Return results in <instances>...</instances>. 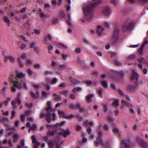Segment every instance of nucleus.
<instances>
[{
    "mask_svg": "<svg viewBox=\"0 0 148 148\" xmlns=\"http://www.w3.org/2000/svg\"><path fill=\"white\" fill-rule=\"evenodd\" d=\"M96 1L93 3H89L84 4L83 5V10L84 14L87 16L91 17L92 16L93 10L96 6L97 3H99L101 2L99 0H93Z\"/></svg>",
    "mask_w": 148,
    "mask_h": 148,
    "instance_id": "f257e3e1",
    "label": "nucleus"
},
{
    "mask_svg": "<svg viewBox=\"0 0 148 148\" xmlns=\"http://www.w3.org/2000/svg\"><path fill=\"white\" fill-rule=\"evenodd\" d=\"M118 92L121 95L123 98L122 101V104L123 105V107L124 106V104H126L129 108L130 112L132 114H134L135 112L134 109V107L133 104L132 103L126 102L124 100V99H125L128 100H130L131 99L129 96L126 95H124L123 92L120 89L118 90Z\"/></svg>",
    "mask_w": 148,
    "mask_h": 148,
    "instance_id": "f03ea898",
    "label": "nucleus"
},
{
    "mask_svg": "<svg viewBox=\"0 0 148 148\" xmlns=\"http://www.w3.org/2000/svg\"><path fill=\"white\" fill-rule=\"evenodd\" d=\"M133 23L131 20L126 21L123 26L122 29L123 31H125L132 28Z\"/></svg>",
    "mask_w": 148,
    "mask_h": 148,
    "instance_id": "7ed1b4c3",
    "label": "nucleus"
},
{
    "mask_svg": "<svg viewBox=\"0 0 148 148\" xmlns=\"http://www.w3.org/2000/svg\"><path fill=\"white\" fill-rule=\"evenodd\" d=\"M16 78L15 77L12 75H10L9 77L10 81L14 83L13 86L20 89L21 88V84L18 80H15V79Z\"/></svg>",
    "mask_w": 148,
    "mask_h": 148,
    "instance_id": "20e7f679",
    "label": "nucleus"
},
{
    "mask_svg": "<svg viewBox=\"0 0 148 148\" xmlns=\"http://www.w3.org/2000/svg\"><path fill=\"white\" fill-rule=\"evenodd\" d=\"M119 29L117 28L114 29V34L111 40V42L114 44L117 42L119 39Z\"/></svg>",
    "mask_w": 148,
    "mask_h": 148,
    "instance_id": "39448f33",
    "label": "nucleus"
},
{
    "mask_svg": "<svg viewBox=\"0 0 148 148\" xmlns=\"http://www.w3.org/2000/svg\"><path fill=\"white\" fill-rule=\"evenodd\" d=\"M136 142L138 143L141 147L143 148H148V143L143 139L139 137H137L136 139Z\"/></svg>",
    "mask_w": 148,
    "mask_h": 148,
    "instance_id": "423d86ee",
    "label": "nucleus"
},
{
    "mask_svg": "<svg viewBox=\"0 0 148 148\" xmlns=\"http://www.w3.org/2000/svg\"><path fill=\"white\" fill-rule=\"evenodd\" d=\"M122 143L125 146L126 148H130L132 145L131 140L130 138H128L123 140Z\"/></svg>",
    "mask_w": 148,
    "mask_h": 148,
    "instance_id": "0eeeda50",
    "label": "nucleus"
},
{
    "mask_svg": "<svg viewBox=\"0 0 148 148\" xmlns=\"http://www.w3.org/2000/svg\"><path fill=\"white\" fill-rule=\"evenodd\" d=\"M16 75L17 77L22 78L25 77L26 76V74L23 73L22 72L17 71H16Z\"/></svg>",
    "mask_w": 148,
    "mask_h": 148,
    "instance_id": "6e6552de",
    "label": "nucleus"
},
{
    "mask_svg": "<svg viewBox=\"0 0 148 148\" xmlns=\"http://www.w3.org/2000/svg\"><path fill=\"white\" fill-rule=\"evenodd\" d=\"M104 29L101 26H97V32L99 35H101L103 33Z\"/></svg>",
    "mask_w": 148,
    "mask_h": 148,
    "instance_id": "1a4fd4ad",
    "label": "nucleus"
},
{
    "mask_svg": "<svg viewBox=\"0 0 148 148\" xmlns=\"http://www.w3.org/2000/svg\"><path fill=\"white\" fill-rule=\"evenodd\" d=\"M69 132V129H67L66 130H63L62 131L59 132V134L60 135H63L65 137H66L67 135Z\"/></svg>",
    "mask_w": 148,
    "mask_h": 148,
    "instance_id": "9d476101",
    "label": "nucleus"
},
{
    "mask_svg": "<svg viewBox=\"0 0 148 148\" xmlns=\"http://www.w3.org/2000/svg\"><path fill=\"white\" fill-rule=\"evenodd\" d=\"M45 116L46 117V119L48 123H50L51 121V117L49 116L51 113V112L46 111Z\"/></svg>",
    "mask_w": 148,
    "mask_h": 148,
    "instance_id": "9b49d317",
    "label": "nucleus"
},
{
    "mask_svg": "<svg viewBox=\"0 0 148 148\" xmlns=\"http://www.w3.org/2000/svg\"><path fill=\"white\" fill-rule=\"evenodd\" d=\"M8 59L9 60L12 62H14L15 61V58L13 56H10L5 57L4 61L5 62L7 61Z\"/></svg>",
    "mask_w": 148,
    "mask_h": 148,
    "instance_id": "f8f14e48",
    "label": "nucleus"
},
{
    "mask_svg": "<svg viewBox=\"0 0 148 148\" xmlns=\"http://www.w3.org/2000/svg\"><path fill=\"white\" fill-rule=\"evenodd\" d=\"M103 13L106 15H109L111 13V10L109 8L107 7L104 9L103 11Z\"/></svg>",
    "mask_w": 148,
    "mask_h": 148,
    "instance_id": "ddd939ff",
    "label": "nucleus"
},
{
    "mask_svg": "<svg viewBox=\"0 0 148 148\" xmlns=\"http://www.w3.org/2000/svg\"><path fill=\"white\" fill-rule=\"evenodd\" d=\"M58 113L60 115V117H62L63 118H64V119H66V118H67V117H66V115L65 113L64 112L62 111H61L60 110H58Z\"/></svg>",
    "mask_w": 148,
    "mask_h": 148,
    "instance_id": "4468645a",
    "label": "nucleus"
},
{
    "mask_svg": "<svg viewBox=\"0 0 148 148\" xmlns=\"http://www.w3.org/2000/svg\"><path fill=\"white\" fill-rule=\"evenodd\" d=\"M138 75L134 71H133L132 72V75L131 77V78L132 79H137L138 77Z\"/></svg>",
    "mask_w": 148,
    "mask_h": 148,
    "instance_id": "2eb2a0df",
    "label": "nucleus"
},
{
    "mask_svg": "<svg viewBox=\"0 0 148 148\" xmlns=\"http://www.w3.org/2000/svg\"><path fill=\"white\" fill-rule=\"evenodd\" d=\"M102 141L100 137H98L97 141H95V144L96 146H98L99 145L102 144Z\"/></svg>",
    "mask_w": 148,
    "mask_h": 148,
    "instance_id": "dca6fc26",
    "label": "nucleus"
},
{
    "mask_svg": "<svg viewBox=\"0 0 148 148\" xmlns=\"http://www.w3.org/2000/svg\"><path fill=\"white\" fill-rule=\"evenodd\" d=\"M53 95L54 97V100L55 101H58L61 100V96L58 95L56 94H54Z\"/></svg>",
    "mask_w": 148,
    "mask_h": 148,
    "instance_id": "f3484780",
    "label": "nucleus"
},
{
    "mask_svg": "<svg viewBox=\"0 0 148 148\" xmlns=\"http://www.w3.org/2000/svg\"><path fill=\"white\" fill-rule=\"evenodd\" d=\"M119 99H116L113 101L112 105L114 107H118L119 106Z\"/></svg>",
    "mask_w": 148,
    "mask_h": 148,
    "instance_id": "a211bd4d",
    "label": "nucleus"
},
{
    "mask_svg": "<svg viewBox=\"0 0 148 148\" xmlns=\"http://www.w3.org/2000/svg\"><path fill=\"white\" fill-rule=\"evenodd\" d=\"M47 104L48 106L45 109L46 111H49L51 112V102L50 101H48L47 102Z\"/></svg>",
    "mask_w": 148,
    "mask_h": 148,
    "instance_id": "6ab92c4d",
    "label": "nucleus"
},
{
    "mask_svg": "<svg viewBox=\"0 0 148 148\" xmlns=\"http://www.w3.org/2000/svg\"><path fill=\"white\" fill-rule=\"evenodd\" d=\"M13 141L14 143L17 142L19 138V136L17 134H14L13 136Z\"/></svg>",
    "mask_w": 148,
    "mask_h": 148,
    "instance_id": "aec40b11",
    "label": "nucleus"
},
{
    "mask_svg": "<svg viewBox=\"0 0 148 148\" xmlns=\"http://www.w3.org/2000/svg\"><path fill=\"white\" fill-rule=\"evenodd\" d=\"M32 142L34 143H35L37 145H40V143L38 141H36V138L34 135H33L32 137Z\"/></svg>",
    "mask_w": 148,
    "mask_h": 148,
    "instance_id": "412c9836",
    "label": "nucleus"
},
{
    "mask_svg": "<svg viewBox=\"0 0 148 148\" xmlns=\"http://www.w3.org/2000/svg\"><path fill=\"white\" fill-rule=\"evenodd\" d=\"M65 124L64 121L60 123H58L54 125V127L57 129H60V126H63Z\"/></svg>",
    "mask_w": 148,
    "mask_h": 148,
    "instance_id": "4be33fe9",
    "label": "nucleus"
},
{
    "mask_svg": "<svg viewBox=\"0 0 148 148\" xmlns=\"http://www.w3.org/2000/svg\"><path fill=\"white\" fill-rule=\"evenodd\" d=\"M93 96L92 94L89 95L86 97L87 101L88 103H90L92 101V98Z\"/></svg>",
    "mask_w": 148,
    "mask_h": 148,
    "instance_id": "5701e85b",
    "label": "nucleus"
},
{
    "mask_svg": "<svg viewBox=\"0 0 148 148\" xmlns=\"http://www.w3.org/2000/svg\"><path fill=\"white\" fill-rule=\"evenodd\" d=\"M135 88L134 86L130 85L127 89V90L131 92H133L134 91Z\"/></svg>",
    "mask_w": 148,
    "mask_h": 148,
    "instance_id": "b1692460",
    "label": "nucleus"
},
{
    "mask_svg": "<svg viewBox=\"0 0 148 148\" xmlns=\"http://www.w3.org/2000/svg\"><path fill=\"white\" fill-rule=\"evenodd\" d=\"M31 94L32 96L34 98H37L39 96V93L37 92H36V94L32 91L31 92Z\"/></svg>",
    "mask_w": 148,
    "mask_h": 148,
    "instance_id": "393cba45",
    "label": "nucleus"
},
{
    "mask_svg": "<svg viewBox=\"0 0 148 148\" xmlns=\"http://www.w3.org/2000/svg\"><path fill=\"white\" fill-rule=\"evenodd\" d=\"M59 17L61 18H63L65 16V14L63 11H61L58 14Z\"/></svg>",
    "mask_w": 148,
    "mask_h": 148,
    "instance_id": "a878e982",
    "label": "nucleus"
},
{
    "mask_svg": "<svg viewBox=\"0 0 148 148\" xmlns=\"http://www.w3.org/2000/svg\"><path fill=\"white\" fill-rule=\"evenodd\" d=\"M4 21L8 25H10V21L9 19L6 16H5L3 18Z\"/></svg>",
    "mask_w": 148,
    "mask_h": 148,
    "instance_id": "bb28decb",
    "label": "nucleus"
},
{
    "mask_svg": "<svg viewBox=\"0 0 148 148\" xmlns=\"http://www.w3.org/2000/svg\"><path fill=\"white\" fill-rule=\"evenodd\" d=\"M135 55L134 54H132L128 57L126 56V58L128 60H130L135 58Z\"/></svg>",
    "mask_w": 148,
    "mask_h": 148,
    "instance_id": "cd10ccee",
    "label": "nucleus"
},
{
    "mask_svg": "<svg viewBox=\"0 0 148 148\" xmlns=\"http://www.w3.org/2000/svg\"><path fill=\"white\" fill-rule=\"evenodd\" d=\"M138 60L139 62H142L143 64H144V62L145 61H146V60L145 59V58L143 57H140L138 59Z\"/></svg>",
    "mask_w": 148,
    "mask_h": 148,
    "instance_id": "c85d7f7f",
    "label": "nucleus"
},
{
    "mask_svg": "<svg viewBox=\"0 0 148 148\" xmlns=\"http://www.w3.org/2000/svg\"><path fill=\"white\" fill-rule=\"evenodd\" d=\"M34 88L35 89L38 90L41 87L40 84H34Z\"/></svg>",
    "mask_w": 148,
    "mask_h": 148,
    "instance_id": "c756f323",
    "label": "nucleus"
},
{
    "mask_svg": "<svg viewBox=\"0 0 148 148\" xmlns=\"http://www.w3.org/2000/svg\"><path fill=\"white\" fill-rule=\"evenodd\" d=\"M36 125L34 124L32 126H30V128H29L28 132H30V130H36Z\"/></svg>",
    "mask_w": 148,
    "mask_h": 148,
    "instance_id": "7c9ffc66",
    "label": "nucleus"
},
{
    "mask_svg": "<svg viewBox=\"0 0 148 148\" xmlns=\"http://www.w3.org/2000/svg\"><path fill=\"white\" fill-rule=\"evenodd\" d=\"M40 16L43 18H47L50 17V16L46 15L42 12H40Z\"/></svg>",
    "mask_w": 148,
    "mask_h": 148,
    "instance_id": "2f4dec72",
    "label": "nucleus"
},
{
    "mask_svg": "<svg viewBox=\"0 0 148 148\" xmlns=\"http://www.w3.org/2000/svg\"><path fill=\"white\" fill-rule=\"evenodd\" d=\"M58 21L57 18H54L52 20V23L53 25H55L58 23Z\"/></svg>",
    "mask_w": 148,
    "mask_h": 148,
    "instance_id": "473e14b6",
    "label": "nucleus"
},
{
    "mask_svg": "<svg viewBox=\"0 0 148 148\" xmlns=\"http://www.w3.org/2000/svg\"><path fill=\"white\" fill-rule=\"evenodd\" d=\"M45 82H43L42 84L44 85H46L48 84L49 82V78H46L45 79Z\"/></svg>",
    "mask_w": 148,
    "mask_h": 148,
    "instance_id": "72a5a7b5",
    "label": "nucleus"
},
{
    "mask_svg": "<svg viewBox=\"0 0 148 148\" xmlns=\"http://www.w3.org/2000/svg\"><path fill=\"white\" fill-rule=\"evenodd\" d=\"M103 25L105 27L108 28L110 27V24L108 22H105L103 23Z\"/></svg>",
    "mask_w": 148,
    "mask_h": 148,
    "instance_id": "f704fd0d",
    "label": "nucleus"
},
{
    "mask_svg": "<svg viewBox=\"0 0 148 148\" xmlns=\"http://www.w3.org/2000/svg\"><path fill=\"white\" fill-rule=\"evenodd\" d=\"M102 85L105 88H107L108 86V84L107 82L105 81H103L102 82Z\"/></svg>",
    "mask_w": 148,
    "mask_h": 148,
    "instance_id": "c9c22d12",
    "label": "nucleus"
},
{
    "mask_svg": "<svg viewBox=\"0 0 148 148\" xmlns=\"http://www.w3.org/2000/svg\"><path fill=\"white\" fill-rule=\"evenodd\" d=\"M55 143L56 145V148H60L59 146L61 145L62 143V142L61 143H59L58 141H56L55 142Z\"/></svg>",
    "mask_w": 148,
    "mask_h": 148,
    "instance_id": "e433bc0d",
    "label": "nucleus"
},
{
    "mask_svg": "<svg viewBox=\"0 0 148 148\" xmlns=\"http://www.w3.org/2000/svg\"><path fill=\"white\" fill-rule=\"evenodd\" d=\"M115 120V119L114 118L112 117V116H109L108 117V121L110 122V123H112Z\"/></svg>",
    "mask_w": 148,
    "mask_h": 148,
    "instance_id": "4c0bfd02",
    "label": "nucleus"
},
{
    "mask_svg": "<svg viewBox=\"0 0 148 148\" xmlns=\"http://www.w3.org/2000/svg\"><path fill=\"white\" fill-rule=\"evenodd\" d=\"M33 63L32 61L31 60H28L27 61L26 63V65L27 66V65H28V66H30L31 65H32Z\"/></svg>",
    "mask_w": 148,
    "mask_h": 148,
    "instance_id": "58836bf2",
    "label": "nucleus"
},
{
    "mask_svg": "<svg viewBox=\"0 0 148 148\" xmlns=\"http://www.w3.org/2000/svg\"><path fill=\"white\" fill-rule=\"evenodd\" d=\"M26 116L24 114H21V120L23 122H24L25 121V117Z\"/></svg>",
    "mask_w": 148,
    "mask_h": 148,
    "instance_id": "ea45409f",
    "label": "nucleus"
},
{
    "mask_svg": "<svg viewBox=\"0 0 148 148\" xmlns=\"http://www.w3.org/2000/svg\"><path fill=\"white\" fill-rule=\"evenodd\" d=\"M144 47L143 46H141V47L139 49L138 52L140 54H142L143 53V49L144 48Z\"/></svg>",
    "mask_w": 148,
    "mask_h": 148,
    "instance_id": "a19ab883",
    "label": "nucleus"
},
{
    "mask_svg": "<svg viewBox=\"0 0 148 148\" xmlns=\"http://www.w3.org/2000/svg\"><path fill=\"white\" fill-rule=\"evenodd\" d=\"M34 67L35 69H38L41 67V65L39 64L36 63L34 65Z\"/></svg>",
    "mask_w": 148,
    "mask_h": 148,
    "instance_id": "79ce46f5",
    "label": "nucleus"
},
{
    "mask_svg": "<svg viewBox=\"0 0 148 148\" xmlns=\"http://www.w3.org/2000/svg\"><path fill=\"white\" fill-rule=\"evenodd\" d=\"M18 63L20 67H22L23 66V65L22 63L20 58H18Z\"/></svg>",
    "mask_w": 148,
    "mask_h": 148,
    "instance_id": "37998d69",
    "label": "nucleus"
},
{
    "mask_svg": "<svg viewBox=\"0 0 148 148\" xmlns=\"http://www.w3.org/2000/svg\"><path fill=\"white\" fill-rule=\"evenodd\" d=\"M27 72L29 75H32L33 74V71L30 69H27Z\"/></svg>",
    "mask_w": 148,
    "mask_h": 148,
    "instance_id": "c03bdc74",
    "label": "nucleus"
},
{
    "mask_svg": "<svg viewBox=\"0 0 148 148\" xmlns=\"http://www.w3.org/2000/svg\"><path fill=\"white\" fill-rule=\"evenodd\" d=\"M7 88L6 86H3L1 90V91L0 92V93H4L6 91Z\"/></svg>",
    "mask_w": 148,
    "mask_h": 148,
    "instance_id": "a18cd8bd",
    "label": "nucleus"
},
{
    "mask_svg": "<svg viewBox=\"0 0 148 148\" xmlns=\"http://www.w3.org/2000/svg\"><path fill=\"white\" fill-rule=\"evenodd\" d=\"M139 2L143 4H144L148 1V0H138Z\"/></svg>",
    "mask_w": 148,
    "mask_h": 148,
    "instance_id": "49530a36",
    "label": "nucleus"
},
{
    "mask_svg": "<svg viewBox=\"0 0 148 148\" xmlns=\"http://www.w3.org/2000/svg\"><path fill=\"white\" fill-rule=\"evenodd\" d=\"M16 100L15 99V100H13L12 101V105L14 108H15L16 107Z\"/></svg>",
    "mask_w": 148,
    "mask_h": 148,
    "instance_id": "de8ad7c7",
    "label": "nucleus"
},
{
    "mask_svg": "<svg viewBox=\"0 0 148 148\" xmlns=\"http://www.w3.org/2000/svg\"><path fill=\"white\" fill-rule=\"evenodd\" d=\"M47 135L49 136H53L54 135V132L53 131L49 130L47 132Z\"/></svg>",
    "mask_w": 148,
    "mask_h": 148,
    "instance_id": "09e8293b",
    "label": "nucleus"
},
{
    "mask_svg": "<svg viewBox=\"0 0 148 148\" xmlns=\"http://www.w3.org/2000/svg\"><path fill=\"white\" fill-rule=\"evenodd\" d=\"M16 112L14 110H12V116L11 117V119H12L15 116Z\"/></svg>",
    "mask_w": 148,
    "mask_h": 148,
    "instance_id": "8fccbe9b",
    "label": "nucleus"
},
{
    "mask_svg": "<svg viewBox=\"0 0 148 148\" xmlns=\"http://www.w3.org/2000/svg\"><path fill=\"white\" fill-rule=\"evenodd\" d=\"M58 81V79L56 78H54L51 81V84H55Z\"/></svg>",
    "mask_w": 148,
    "mask_h": 148,
    "instance_id": "3c124183",
    "label": "nucleus"
},
{
    "mask_svg": "<svg viewBox=\"0 0 148 148\" xmlns=\"http://www.w3.org/2000/svg\"><path fill=\"white\" fill-rule=\"evenodd\" d=\"M20 121L18 120H16L14 122V125L15 127H17L18 126L19 124L20 123Z\"/></svg>",
    "mask_w": 148,
    "mask_h": 148,
    "instance_id": "603ef678",
    "label": "nucleus"
},
{
    "mask_svg": "<svg viewBox=\"0 0 148 148\" xmlns=\"http://www.w3.org/2000/svg\"><path fill=\"white\" fill-rule=\"evenodd\" d=\"M103 91V88H99V90L98 91V94L100 96L102 94Z\"/></svg>",
    "mask_w": 148,
    "mask_h": 148,
    "instance_id": "864d4df0",
    "label": "nucleus"
},
{
    "mask_svg": "<svg viewBox=\"0 0 148 148\" xmlns=\"http://www.w3.org/2000/svg\"><path fill=\"white\" fill-rule=\"evenodd\" d=\"M112 131L113 132L115 133H117L119 132L118 129L115 127L113 128Z\"/></svg>",
    "mask_w": 148,
    "mask_h": 148,
    "instance_id": "5fc2aeb1",
    "label": "nucleus"
},
{
    "mask_svg": "<svg viewBox=\"0 0 148 148\" xmlns=\"http://www.w3.org/2000/svg\"><path fill=\"white\" fill-rule=\"evenodd\" d=\"M142 84V82L141 80L138 81L137 80V82L136 83V85L138 86H141Z\"/></svg>",
    "mask_w": 148,
    "mask_h": 148,
    "instance_id": "6e6d98bb",
    "label": "nucleus"
},
{
    "mask_svg": "<svg viewBox=\"0 0 148 148\" xmlns=\"http://www.w3.org/2000/svg\"><path fill=\"white\" fill-rule=\"evenodd\" d=\"M21 57L23 58V59H26L27 58V56L25 53H24L22 54L21 56Z\"/></svg>",
    "mask_w": 148,
    "mask_h": 148,
    "instance_id": "4d7b16f0",
    "label": "nucleus"
},
{
    "mask_svg": "<svg viewBox=\"0 0 148 148\" xmlns=\"http://www.w3.org/2000/svg\"><path fill=\"white\" fill-rule=\"evenodd\" d=\"M62 58L64 60H66L68 56V54H62Z\"/></svg>",
    "mask_w": 148,
    "mask_h": 148,
    "instance_id": "13d9d810",
    "label": "nucleus"
},
{
    "mask_svg": "<svg viewBox=\"0 0 148 148\" xmlns=\"http://www.w3.org/2000/svg\"><path fill=\"white\" fill-rule=\"evenodd\" d=\"M85 83L88 85H91L93 83L92 82L91 80H86L85 82Z\"/></svg>",
    "mask_w": 148,
    "mask_h": 148,
    "instance_id": "bf43d9fd",
    "label": "nucleus"
},
{
    "mask_svg": "<svg viewBox=\"0 0 148 148\" xmlns=\"http://www.w3.org/2000/svg\"><path fill=\"white\" fill-rule=\"evenodd\" d=\"M48 144L50 147H52L53 146H54V143L52 141H50L48 142Z\"/></svg>",
    "mask_w": 148,
    "mask_h": 148,
    "instance_id": "052dcab7",
    "label": "nucleus"
},
{
    "mask_svg": "<svg viewBox=\"0 0 148 148\" xmlns=\"http://www.w3.org/2000/svg\"><path fill=\"white\" fill-rule=\"evenodd\" d=\"M74 116L72 114H71L69 116L66 115V117H67V118H66L65 119H71L73 117H74Z\"/></svg>",
    "mask_w": 148,
    "mask_h": 148,
    "instance_id": "680f3d73",
    "label": "nucleus"
},
{
    "mask_svg": "<svg viewBox=\"0 0 148 148\" xmlns=\"http://www.w3.org/2000/svg\"><path fill=\"white\" fill-rule=\"evenodd\" d=\"M45 116V114H44V112L43 111L42 112L40 115V118H44Z\"/></svg>",
    "mask_w": 148,
    "mask_h": 148,
    "instance_id": "e2e57ef3",
    "label": "nucleus"
},
{
    "mask_svg": "<svg viewBox=\"0 0 148 148\" xmlns=\"http://www.w3.org/2000/svg\"><path fill=\"white\" fill-rule=\"evenodd\" d=\"M15 99L16 100L18 105H21V101L20 98H16Z\"/></svg>",
    "mask_w": 148,
    "mask_h": 148,
    "instance_id": "0e129e2a",
    "label": "nucleus"
},
{
    "mask_svg": "<svg viewBox=\"0 0 148 148\" xmlns=\"http://www.w3.org/2000/svg\"><path fill=\"white\" fill-rule=\"evenodd\" d=\"M66 66L64 64L62 65L60 67V69L61 70H63L65 69H66Z\"/></svg>",
    "mask_w": 148,
    "mask_h": 148,
    "instance_id": "69168bd1",
    "label": "nucleus"
},
{
    "mask_svg": "<svg viewBox=\"0 0 148 148\" xmlns=\"http://www.w3.org/2000/svg\"><path fill=\"white\" fill-rule=\"evenodd\" d=\"M25 29L27 31H29L30 29V25H27L25 24Z\"/></svg>",
    "mask_w": 148,
    "mask_h": 148,
    "instance_id": "338daca9",
    "label": "nucleus"
},
{
    "mask_svg": "<svg viewBox=\"0 0 148 148\" xmlns=\"http://www.w3.org/2000/svg\"><path fill=\"white\" fill-rule=\"evenodd\" d=\"M82 129L81 127L79 125H77L76 127V130L77 131H80Z\"/></svg>",
    "mask_w": 148,
    "mask_h": 148,
    "instance_id": "774afa93",
    "label": "nucleus"
}]
</instances>
